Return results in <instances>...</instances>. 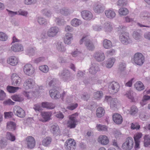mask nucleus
<instances>
[{"label":"nucleus","instance_id":"f257e3e1","mask_svg":"<svg viewBox=\"0 0 150 150\" xmlns=\"http://www.w3.org/2000/svg\"><path fill=\"white\" fill-rule=\"evenodd\" d=\"M118 28L119 40L121 43L125 45L131 43L132 41L129 38V33L126 31V27L120 25Z\"/></svg>","mask_w":150,"mask_h":150},{"label":"nucleus","instance_id":"f03ea898","mask_svg":"<svg viewBox=\"0 0 150 150\" xmlns=\"http://www.w3.org/2000/svg\"><path fill=\"white\" fill-rule=\"evenodd\" d=\"M78 115L77 112H76L69 116V119L67 122V127L70 129L75 128L78 122L77 118Z\"/></svg>","mask_w":150,"mask_h":150},{"label":"nucleus","instance_id":"7ed1b4c3","mask_svg":"<svg viewBox=\"0 0 150 150\" xmlns=\"http://www.w3.org/2000/svg\"><path fill=\"white\" fill-rule=\"evenodd\" d=\"M83 42H84L85 45L88 50H92L94 49L95 47L93 43L88 38V36H83L80 41V44H82Z\"/></svg>","mask_w":150,"mask_h":150},{"label":"nucleus","instance_id":"20e7f679","mask_svg":"<svg viewBox=\"0 0 150 150\" xmlns=\"http://www.w3.org/2000/svg\"><path fill=\"white\" fill-rule=\"evenodd\" d=\"M133 59L134 63L139 66L142 65L144 61V56L139 52L136 53L134 55Z\"/></svg>","mask_w":150,"mask_h":150},{"label":"nucleus","instance_id":"39448f33","mask_svg":"<svg viewBox=\"0 0 150 150\" xmlns=\"http://www.w3.org/2000/svg\"><path fill=\"white\" fill-rule=\"evenodd\" d=\"M134 143L132 137H127L125 142L123 144L122 148L125 150H130L133 147Z\"/></svg>","mask_w":150,"mask_h":150},{"label":"nucleus","instance_id":"423d86ee","mask_svg":"<svg viewBox=\"0 0 150 150\" xmlns=\"http://www.w3.org/2000/svg\"><path fill=\"white\" fill-rule=\"evenodd\" d=\"M120 86L119 83L114 81L110 82L108 86V90L112 94L117 93L119 90Z\"/></svg>","mask_w":150,"mask_h":150},{"label":"nucleus","instance_id":"0eeeda50","mask_svg":"<svg viewBox=\"0 0 150 150\" xmlns=\"http://www.w3.org/2000/svg\"><path fill=\"white\" fill-rule=\"evenodd\" d=\"M60 88L57 87L54 89L50 90L49 91L50 96L53 98L59 99L61 97V95L59 91Z\"/></svg>","mask_w":150,"mask_h":150},{"label":"nucleus","instance_id":"6e6552de","mask_svg":"<svg viewBox=\"0 0 150 150\" xmlns=\"http://www.w3.org/2000/svg\"><path fill=\"white\" fill-rule=\"evenodd\" d=\"M23 71L26 75L30 76L34 73V69L31 64H27L24 66Z\"/></svg>","mask_w":150,"mask_h":150},{"label":"nucleus","instance_id":"1a4fd4ad","mask_svg":"<svg viewBox=\"0 0 150 150\" xmlns=\"http://www.w3.org/2000/svg\"><path fill=\"white\" fill-rule=\"evenodd\" d=\"M12 84L14 86H18L20 84L21 79L17 74H13L11 76Z\"/></svg>","mask_w":150,"mask_h":150},{"label":"nucleus","instance_id":"9d476101","mask_svg":"<svg viewBox=\"0 0 150 150\" xmlns=\"http://www.w3.org/2000/svg\"><path fill=\"white\" fill-rule=\"evenodd\" d=\"M59 28L56 26L50 28L47 32V35L50 37H53L55 36L59 32Z\"/></svg>","mask_w":150,"mask_h":150},{"label":"nucleus","instance_id":"9b49d317","mask_svg":"<svg viewBox=\"0 0 150 150\" xmlns=\"http://www.w3.org/2000/svg\"><path fill=\"white\" fill-rule=\"evenodd\" d=\"M28 147L30 149L33 148L35 145V142L34 138L31 136H28L26 139Z\"/></svg>","mask_w":150,"mask_h":150},{"label":"nucleus","instance_id":"f8f14e48","mask_svg":"<svg viewBox=\"0 0 150 150\" xmlns=\"http://www.w3.org/2000/svg\"><path fill=\"white\" fill-rule=\"evenodd\" d=\"M35 85V81L32 79L26 80L23 84V86L26 89L33 88Z\"/></svg>","mask_w":150,"mask_h":150},{"label":"nucleus","instance_id":"ddd939ff","mask_svg":"<svg viewBox=\"0 0 150 150\" xmlns=\"http://www.w3.org/2000/svg\"><path fill=\"white\" fill-rule=\"evenodd\" d=\"M94 57L98 62L103 61L105 58L104 53L100 51L96 52L94 54Z\"/></svg>","mask_w":150,"mask_h":150},{"label":"nucleus","instance_id":"4468645a","mask_svg":"<svg viewBox=\"0 0 150 150\" xmlns=\"http://www.w3.org/2000/svg\"><path fill=\"white\" fill-rule=\"evenodd\" d=\"M65 148L67 150H74L76 148V142L71 140L67 141L65 144Z\"/></svg>","mask_w":150,"mask_h":150},{"label":"nucleus","instance_id":"2eb2a0df","mask_svg":"<svg viewBox=\"0 0 150 150\" xmlns=\"http://www.w3.org/2000/svg\"><path fill=\"white\" fill-rule=\"evenodd\" d=\"M50 77L47 78V81L46 84H48V86L52 88H56L57 87V84L58 83V81L56 79L52 78L51 79Z\"/></svg>","mask_w":150,"mask_h":150},{"label":"nucleus","instance_id":"dca6fc26","mask_svg":"<svg viewBox=\"0 0 150 150\" xmlns=\"http://www.w3.org/2000/svg\"><path fill=\"white\" fill-rule=\"evenodd\" d=\"M13 112L15 114L19 117L23 118L25 116V111L19 106L17 107Z\"/></svg>","mask_w":150,"mask_h":150},{"label":"nucleus","instance_id":"f3484780","mask_svg":"<svg viewBox=\"0 0 150 150\" xmlns=\"http://www.w3.org/2000/svg\"><path fill=\"white\" fill-rule=\"evenodd\" d=\"M112 120L117 125L121 124L123 121L122 116L120 114L117 113L113 115Z\"/></svg>","mask_w":150,"mask_h":150},{"label":"nucleus","instance_id":"a211bd4d","mask_svg":"<svg viewBox=\"0 0 150 150\" xmlns=\"http://www.w3.org/2000/svg\"><path fill=\"white\" fill-rule=\"evenodd\" d=\"M82 16L83 18L86 20H90L93 17L91 13L88 11H84L81 12Z\"/></svg>","mask_w":150,"mask_h":150},{"label":"nucleus","instance_id":"6ab92c4d","mask_svg":"<svg viewBox=\"0 0 150 150\" xmlns=\"http://www.w3.org/2000/svg\"><path fill=\"white\" fill-rule=\"evenodd\" d=\"M50 130L54 135L57 136L60 134L61 131L59 127L56 124L53 125L51 126Z\"/></svg>","mask_w":150,"mask_h":150},{"label":"nucleus","instance_id":"aec40b11","mask_svg":"<svg viewBox=\"0 0 150 150\" xmlns=\"http://www.w3.org/2000/svg\"><path fill=\"white\" fill-rule=\"evenodd\" d=\"M59 76L62 78L64 80L69 79L70 76L69 71L67 69H64L59 74Z\"/></svg>","mask_w":150,"mask_h":150},{"label":"nucleus","instance_id":"412c9836","mask_svg":"<svg viewBox=\"0 0 150 150\" xmlns=\"http://www.w3.org/2000/svg\"><path fill=\"white\" fill-rule=\"evenodd\" d=\"M93 8L96 13H98L103 12L105 9V8L102 5L97 4L93 5Z\"/></svg>","mask_w":150,"mask_h":150},{"label":"nucleus","instance_id":"4be33fe9","mask_svg":"<svg viewBox=\"0 0 150 150\" xmlns=\"http://www.w3.org/2000/svg\"><path fill=\"white\" fill-rule=\"evenodd\" d=\"M41 115L43 119L42 121L45 122L49 121L51 119L50 117L52 115V112H42Z\"/></svg>","mask_w":150,"mask_h":150},{"label":"nucleus","instance_id":"5701e85b","mask_svg":"<svg viewBox=\"0 0 150 150\" xmlns=\"http://www.w3.org/2000/svg\"><path fill=\"white\" fill-rule=\"evenodd\" d=\"M98 141L99 143L103 145H106L109 142L108 137L105 135L100 136L98 138Z\"/></svg>","mask_w":150,"mask_h":150},{"label":"nucleus","instance_id":"b1692460","mask_svg":"<svg viewBox=\"0 0 150 150\" xmlns=\"http://www.w3.org/2000/svg\"><path fill=\"white\" fill-rule=\"evenodd\" d=\"M11 49L15 52H18L22 51L23 50V47L21 44L16 43L12 46Z\"/></svg>","mask_w":150,"mask_h":150},{"label":"nucleus","instance_id":"393cba45","mask_svg":"<svg viewBox=\"0 0 150 150\" xmlns=\"http://www.w3.org/2000/svg\"><path fill=\"white\" fill-rule=\"evenodd\" d=\"M73 39L72 34L70 33H67L64 38V42L65 44H70L71 43V41Z\"/></svg>","mask_w":150,"mask_h":150},{"label":"nucleus","instance_id":"a878e982","mask_svg":"<svg viewBox=\"0 0 150 150\" xmlns=\"http://www.w3.org/2000/svg\"><path fill=\"white\" fill-rule=\"evenodd\" d=\"M41 106L44 108L47 109H54L55 106L54 104L48 102H43L41 103Z\"/></svg>","mask_w":150,"mask_h":150},{"label":"nucleus","instance_id":"bb28decb","mask_svg":"<svg viewBox=\"0 0 150 150\" xmlns=\"http://www.w3.org/2000/svg\"><path fill=\"white\" fill-rule=\"evenodd\" d=\"M7 63L12 66L16 65L18 63V59L15 56H12L10 57L7 60Z\"/></svg>","mask_w":150,"mask_h":150},{"label":"nucleus","instance_id":"cd10ccee","mask_svg":"<svg viewBox=\"0 0 150 150\" xmlns=\"http://www.w3.org/2000/svg\"><path fill=\"white\" fill-rule=\"evenodd\" d=\"M59 13L62 15L68 16L71 13V10L67 7H63L59 10Z\"/></svg>","mask_w":150,"mask_h":150},{"label":"nucleus","instance_id":"c85d7f7f","mask_svg":"<svg viewBox=\"0 0 150 150\" xmlns=\"http://www.w3.org/2000/svg\"><path fill=\"white\" fill-rule=\"evenodd\" d=\"M105 14L107 17L110 18H113L116 15L115 12L112 10L109 9L105 11Z\"/></svg>","mask_w":150,"mask_h":150},{"label":"nucleus","instance_id":"c756f323","mask_svg":"<svg viewBox=\"0 0 150 150\" xmlns=\"http://www.w3.org/2000/svg\"><path fill=\"white\" fill-rule=\"evenodd\" d=\"M98 69V67L96 64L94 63H91V66L89 69V72L92 74H95Z\"/></svg>","mask_w":150,"mask_h":150},{"label":"nucleus","instance_id":"7c9ffc66","mask_svg":"<svg viewBox=\"0 0 150 150\" xmlns=\"http://www.w3.org/2000/svg\"><path fill=\"white\" fill-rule=\"evenodd\" d=\"M134 88L138 91H141L144 90L145 87L143 83L141 81L137 82L134 85Z\"/></svg>","mask_w":150,"mask_h":150},{"label":"nucleus","instance_id":"2f4dec72","mask_svg":"<svg viewBox=\"0 0 150 150\" xmlns=\"http://www.w3.org/2000/svg\"><path fill=\"white\" fill-rule=\"evenodd\" d=\"M105 113V110L102 107H99L96 111V115L98 117H101L104 116Z\"/></svg>","mask_w":150,"mask_h":150},{"label":"nucleus","instance_id":"473e14b6","mask_svg":"<svg viewBox=\"0 0 150 150\" xmlns=\"http://www.w3.org/2000/svg\"><path fill=\"white\" fill-rule=\"evenodd\" d=\"M119 104L118 100L116 98L112 99L110 104V107L112 109H115L116 108Z\"/></svg>","mask_w":150,"mask_h":150},{"label":"nucleus","instance_id":"72a5a7b5","mask_svg":"<svg viewBox=\"0 0 150 150\" xmlns=\"http://www.w3.org/2000/svg\"><path fill=\"white\" fill-rule=\"evenodd\" d=\"M133 36L135 40H140L142 38L141 31L139 30L134 31L133 33Z\"/></svg>","mask_w":150,"mask_h":150},{"label":"nucleus","instance_id":"f704fd0d","mask_svg":"<svg viewBox=\"0 0 150 150\" xmlns=\"http://www.w3.org/2000/svg\"><path fill=\"white\" fill-rule=\"evenodd\" d=\"M103 45L104 47L106 49H109L112 46V43L110 40L105 39L103 42Z\"/></svg>","mask_w":150,"mask_h":150},{"label":"nucleus","instance_id":"c9c22d12","mask_svg":"<svg viewBox=\"0 0 150 150\" xmlns=\"http://www.w3.org/2000/svg\"><path fill=\"white\" fill-rule=\"evenodd\" d=\"M57 50L60 52H64L66 50V48L63 44L61 42H58L56 45Z\"/></svg>","mask_w":150,"mask_h":150},{"label":"nucleus","instance_id":"e433bc0d","mask_svg":"<svg viewBox=\"0 0 150 150\" xmlns=\"http://www.w3.org/2000/svg\"><path fill=\"white\" fill-rule=\"evenodd\" d=\"M52 140L51 137H47L43 139L42 142V145L45 146H48L50 144Z\"/></svg>","mask_w":150,"mask_h":150},{"label":"nucleus","instance_id":"4c0bfd02","mask_svg":"<svg viewBox=\"0 0 150 150\" xmlns=\"http://www.w3.org/2000/svg\"><path fill=\"white\" fill-rule=\"evenodd\" d=\"M11 98L15 101L21 102L23 101L24 98L20 95H15L11 96Z\"/></svg>","mask_w":150,"mask_h":150},{"label":"nucleus","instance_id":"58836bf2","mask_svg":"<svg viewBox=\"0 0 150 150\" xmlns=\"http://www.w3.org/2000/svg\"><path fill=\"white\" fill-rule=\"evenodd\" d=\"M7 128L11 130H15L16 128V125L15 122L10 121L7 124Z\"/></svg>","mask_w":150,"mask_h":150},{"label":"nucleus","instance_id":"ea45409f","mask_svg":"<svg viewBox=\"0 0 150 150\" xmlns=\"http://www.w3.org/2000/svg\"><path fill=\"white\" fill-rule=\"evenodd\" d=\"M81 23V21L76 18L73 19L71 22V25L74 27H77Z\"/></svg>","mask_w":150,"mask_h":150},{"label":"nucleus","instance_id":"a19ab883","mask_svg":"<svg viewBox=\"0 0 150 150\" xmlns=\"http://www.w3.org/2000/svg\"><path fill=\"white\" fill-rule=\"evenodd\" d=\"M103 93L101 91L95 92L94 94V98L97 100H100L103 97Z\"/></svg>","mask_w":150,"mask_h":150},{"label":"nucleus","instance_id":"79ce46f5","mask_svg":"<svg viewBox=\"0 0 150 150\" xmlns=\"http://www.w3.org/2000/svg\"><path fill=\"white\" fill-rule=\"evenodd\" d=\"M150 16V13L148 11H144L140 14V17L141 19L146 20Z\"/></svg>","mask_w":150,"mask_h":150},{"label":"nucleus","instance_id":"37998d69","mask_svg":"<svg viewBox=\"0 0 150 150\" xmlns=\"http://www.w3.org/2000/svg\"><path fill=\"white\" fill-rule=\"evenodd\" d=\"M144 144L145 147L150 146V139L148 135H145L144 137Z\"/></svg>","mask_w":150,"mask_h":150},{"label":"nucleus","instance_id":"c03bdc74","mask_svg":"<svg viewBox=\"0 0 150 150\" xmlns=\"http://www.w3.org/2000/svg\"><path fill=\"white\" fill-rule=\"evenodd\" d=\"M119 13L120 15L125 16L128 13L129 11L125 8H121L119 9Z\"/></svg>","mask_w":150,"mask_h":150},{"label":"nucleus","instance_id":"a18cd8bd","mask_svg":"<svg viewBox=\"0 0 150 150\" xmlns=\"http://www.w3.org/2000/svg\"><path fill=\"white\" fill-rule=\"evenodd\" d=\"M6 137L7 139L11 141H14L16 139L15 136L12 133L8 132L6 133Z\"/></svg>","mask_w":150,"mask_h":150},{"label":"nucleus","instance_id":"49530a36","mask_svg":"<svg viewBox=\"0 0 150 150\" xmlns=\"http://www.w3.org/2000/svg\"><path fill=\"white\" fill-rule=\"evenodd\" d=\"M115 62V59L114 58H110L108 59V62L106 64V67L108 68H110L113 66Z\"/></svg>","mask_w":150,"mask_h":150},{"label":"nucleus","instance_id":"de8ad7c7","mask_svg":"<svg viewBox=\"0 0 150 150\" xmlns=\"http://www.w3.org/2000/svg\"><path fill=\"white\" fill-rule=\"evenodd\" d=\"M104 28L105 31L109 32L111 31L112 29V25L110 23L107 22L104 23Z\"/></svg>","mask_w":150,"mask_h":150},{"label":"nucleus","instance_id":"09e8293b","mask_svg":"<svg viewBox=\"0 0 150 150\" xmlns=\"http://www.w3.org/2000/svg\"><path fill=\"white\" fill-rule=\"evenodd\" d=\"M19 88L18 87H15L12 86H8L7 87V90L9 93H13L15 92Z\"/></svg>","mask_w":150,"mask_h":150},{"label":"nucleus","instance_id":"8fccbe9b","mask_svg":"<svg viewBox=\"0 0 150 150\" xmlns=\"http://www.w3.org/2000/svg\"><path fill=\"white\" fill-rule=\"evenodd\" d=\"M38 21L39 24L42 25H45L47 24V21L44 18L38 17Z\"/></svg>","mask_w":150,"mask_h":150},{"label":"nucleus","instance_id":"3c124183","mask_svg":"<svg viewBox=\"0 0 150 150\" xmlns=\"http://www.w3.org/2000/svg\"><path fill=\"white\" fill-rule=\"evenodd\" d=\"M125 95L129 99H131L132 101H133L134 100V98L132 91L130 90L127 91Z\"/></svg>","mask_w":150,"mask_h":150},{"label":"nucleus","instance_id":"603ef678","mask_svg":"<svg viewBox=\"0 0 150 150\" xmlns=\"http://www.w3.org/2000/svg\"><path fill=\"white\" fill-rule=\"evenodd\" d=\"M8 39L7 35L4 33L0 32V40L5 41Z\"/></svg>","mask_w":150,"mask_h":150},{"label":"nucleus","instance_id":"864d4df0","mask_svg":"<svg viewBox=\"0 0 150 150\" xmlns=\"http://www.w3.org/2000/svg\"><path fill=\"white\" fill-rule=\"evenodd\" d=\"M55 21L57 24L59 26L62 25L64 23V20L60 17L56 18Z\"/></svg>","mask_w":150,"mask_h":150},{"label":"nucleus","instance_id":"5fc2aeb1","mask_svg":"<svg viewBox=\"0 0 150 150\" xmlns=\"http://www.w3.org/2000/svg\"><path fill=\"white\" fill-rule=\"evenodd\" d=\"M138 110L135 106H132L129 112L130 114L132 115H134L138 112Z\"/></svg>","mask_w":150,"mask_h":150},{"label":"nucleus","instance_id":"6e6d98bb","mask_svg":"<svg viewBox=\"0 0 150 150\" xmlns=\"http://www.w3.org/2000/svg\"><path fill=\"white\" fill-rule=\"evenodd\" d=\"M33 108L36 112H40L42 110L40 104L38 103L34 105Z\"/></svg>","mask_w":150,"mask_h":150},{"label":"nucleus","instance_id":"4d7b16f0","mask_svg":"<svg viewBox=\"0 0 150 150\" xmlns=\"http://www.w3.org/2000/svg\"><path fill=\"white\" fill-rule=\"evenodd\" d=\"M97 129L99 131H106L107 130V128L105 125H102L100 124H97L96 126Z\"/></svg>","mask_w":150,"mask_h":150},{"label":"nucleus","instance_id":"13d9d810","mask_svg":"<svg viewBox=\"0 0 150 150\" xmlns=\"http://www.w3.org/2000/svg\"><path fill=\"white\" fill-rule=\"evenodd\" d=\"M117 5L120 6H125L127 4L126 1L125 0H119L117 2Z\"/></svg>","mask_w":150,"mask_h":150},{"label":"nucleus","instance_id":"bf43d9fd","mask_svg":"<svg viewBox=\"0 0 150 150\" xmlns=\"http://www.w3.org/2000/svg\"><path fill=\"white\" fill-rule=\"evenodd\" d=\"M142 134L141 133H138L134 135V141L140 142V139L141 138Z\"/></svg>","mask_w":150,"mask_h":150},{"label":"nucleus","instance_id":"052dcab7","mask_svg":"<svg viewBox=\"0 0 150 150\" xmlns=\"http://www.w3.org/2000/svg\"><path fill=\"white\" fill-rule=\"evenodd\" d=\"M39 69L41 71L44 73L47 72L49 70L48 67L46 65H44L40 67Z\"/></svg>","mask_w":150,"mask_h":150},{"label":"nucleus","instance_id":"680f3d73","mask_svg":"<svg viewBox=\"0 0 150 150\" xmlns=\"http://www.w3.org/2000/svg\"><path fill=\"white\" fill-rule=\"evenodd\" d=\"M147 20L148 23L149 25H146L142 24L140 23H137V25L141 27H146L147 28H150V16L146 19Z\"/></svg>","mask_w":150,"mask_h":150},{"label":"nucleus","instance_id":"e2e57ef3","mask_svg":"<svg viewBox=\"0 0 150 150\" xmlns=\"http://www.w3.org/2000/svg\"><path fill=\"white\" fill-rule=\"evenodd\" d=\"M6 141L1 139L0 141V148L1 149H4L6 147L7 145Z\"/></svg>","mask_w":150,"mask_h":150},{"label":"nucleus","instance_id":"0e129e2a","mask_svg":"<svg viewBox=\"0 0 150 150\" xmlns=\"http://www.w3.org/2000/svg\"><path fill=\"white\" fill-rule=\"evenodd\" d=\"M78 104L77 103L71 104L69 106L67 107V109L70 110H73L76 108L78 106Z\"/></svg>","mask_w":150,"mask_h":150},{"label":"nucleus","instance_id":"69168bd1","mask_svg":"<svg viewBox=\"0 0 150 150\" xmlns=\"http://www.w3.org/2000/svg\"><path fill=\"white\" fill-rule=\"evenodd\" d=\"M24 3L25 5H31L35 3V0H24Z\"/></svg>","mask_w":150,"mask_h":150},{"label":"nucleus","instance_id":"338daca9","mask_svg":"<svg viewBox=\"0 0 150 150\" xmlns=\"http://www.w3.org/2000/svg\"><path fill=\"white\" fill-rule=\"evenodd\" d=\"M23 94L24 96L26 97L28 99H29L31 98L32 93L29 92L27 91H24L23 92Z\"/></svg>","mask_w":150,"mask_h":150},{"label":"nucleus","instance_id":"774afa93","mask_svg":"<svg viewBox=\"0 0 150 150\" xmlns=\"http://www.w3.org/2000/svg\"><path fill=\"white\" fill-rule=\"evenodd\" d=\"M4 117L5 118H11L13 115L12 112H4Z\"/></svg>","mask_w":150,"mask_h":150}]
</instances>
